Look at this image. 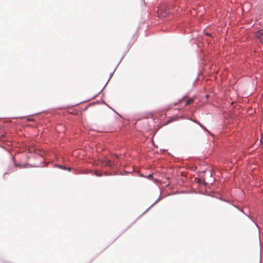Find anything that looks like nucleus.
Instances as JSON below:
<instances>
[{"label": "nucleus", "mask_w": 263, "mask_h": 263, "mask_svg": "<svg viewBox=\"0 0 263 263\" xmlns=\"http://www.w3.org/2000/svg\"><path fill=\"white\" fill-rule=\"evenodd\" d=\"M101 163L103 166H108L113 168V164L111 160L107 159L106 157H104L101 160Z\"/></svg>", "instance_id": "1"}, {"label": "nucleus", "mask_w": 263, "mask_h": 263, "mask_svg": "<svg viewBox=\"0 0 263 263\" xmlns=\"http://www.w3.org/2000/svg\"><path fill=\"white\" fill-rule=\"evenodd\" d=\"M112 156H113V158H112L111 161H112V164H113V168L117 167L118 165H120V161H119V157L116 154Z\"/></svg>", "instance_id": "2"}, {"label": "nucleus", "mask_w": 263, "mask_h": 263, "mask_svg": "<svg viewBox=\"0 0 263 263\" xmlns=\"http://www.w3.org/2000/svg\"><path fill=\"white\" fill-rule=\"evenodd\" d=\"M263 36V29L259 30L256 32L255 36L260 40V42H262V36Z\"/></svg>", "instance_id": "3"}, {"label": "nucleus", "mask_w": 263, "mask_h": 263, "mask_svg": "<svg viewBox=\"0 0 263 263\" xmlns=\"http://www.w3.org/2000/svg\"><path fill=\"white\" fill-rule=\"evenodd\" d=\"M193 101H194V99L192 98H190L186 101L185 105H189V104L192 103L193 102Z\"/></svg>", "instance_id": "4"}, {"label": "nucleus", "mask_w": 263, "mask_h": 263, "mask_svg": "<svg viewBox=\"0 0 263 263\" xmlns=\"http://www.w3.org/2000/svg\"><path fill=\"white\" fill-rule=\"evenodd\" d=\"M94 174L98 177H101L102 176V174L100 173L98 171H95L94 172Z\"/></svg>", "instance_id": "5"}, {"label": "nucleus", "mask_w": 263, "mask_h": 263, "mask_svg": "<svg viewBox=\"0 0 263 263\" xmlns=\"http://www.w3.org/2000/svg\"><path fill=\"white\" fill-rule=\"evenodd\" d=\"M146 177L148 179H152L153 178V174H151L148 175Z\"/></svg>", "instance_id": "6"}, {"label": "nucleus", "mask_w": 263, "mask_h": 263, "mask_svg": "<svg viewBox=\"0 0 263 263\" xmlns=\"http://www.w3.org/2000/svg\"><path fill=\"white\" fill-rule=\"evenodd\" d=\"M205 34L207 35H210V34L208 33H205Z\"/></svg>", "instance_id": "7"}, {"label": "nucleus", "mask_w": 263, "mask_h": 263, "mask_svg": "<svg viewBox=\"0 0 263 263\" xmlns=\"http://www.w3.org/2000/svg\"><path fill=\"white\" fill-rule=\"evenodd\" d=\"M94 164H97L96 162L93 163Z\"/></svg>", "instance_id": "8"}]
</instances>
